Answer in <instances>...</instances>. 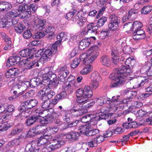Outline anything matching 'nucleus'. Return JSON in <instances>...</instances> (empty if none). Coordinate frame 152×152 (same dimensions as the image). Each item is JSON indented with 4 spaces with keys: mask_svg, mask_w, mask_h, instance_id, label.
I'll list each match as a JSON object with an SVG mask.
<instances>
[{
    "mask_svg": "<svg viewBox=\"0 0 152 152\" xmlns=\"http://www.w3.org/2000/svg\"><path fill=\"white\" fill-rule=\"evenodd\" d=\"M99 55L98 48L96 46L91 47L86 53L82 54L80 58H75L72 62L71 66L73 69L75 68L79 64L80 61L84 63H92Z\"/></svg>",
    "mask_w": 152,
    "mask_h": 152,
    "instance_id": "f257e3e1",
    "label": "nucleus"
},
{
    "mask_svg": "<svg viewBox=\"0 0 152 152\" xmlns=\"http://www.w3.org/2000/svg\"><path fill=\"white\" fill-rule=\"evenodd\" d=\"M131 69L125 66H122L120 68L117 69L116 72L111 74L109 76L110 79L114 82L111 84L112 87L119 86L125 80L124 74L129 73Z\"/></svg>",
    "mask_w": 152,
    "mask_h": 152,
    "instance_id": "f03ea898",
    "label": "nucleus"
},
{
    "mask_svg": "<svg viewBox=\"0 0 152 152\" xmlns=\"http://www.w3.org/2000/svg\"><path fill=\"white\" fill-rule=\"evenodd\" d=\"M37 102L38 101L35 99L27 100L20 104V107L18 108V110L22 112L21 114L23 115L26 113H27L26 111H24L25 110L34 107L37 105Z\"/></svg>",
    "mask_w": 152,
    "mask_h": 152,
    "instance_id": "7ed1b4c3",
    "label": "nucleus"
},
{
    "mask_svg": "<svg viewBox=\"0 0 152 152\" xmlns=\"http://www.w3.org/2000/svg\"><path fill=\"white\" fill-rule=\"evenodd\" d=\"M119 96H113L112 97L111 100L110 101V108L111 109L110 110H107V109H104L105 111H108L109 110H112L113 111H115L116 110H121L124 107V104L121 102V101L118 100Z\"/></svg>",
    "mask_w": 152,
    "mask_h": 152,
    "instance_id": "20e7f679",
    "label": "nucleus"
},
{
    "mask_svg": "<svg viewBox=\"0 0 152 152\" xmlns=\"http://www.w3.org/2000/svg\"><path fill=\"white\" fill-rule=\"evenodd\" d=\"M131 80L134 88L142 87L144 85H146L148 82V79L143 77H138Z\"/></svg>",
    "mask_w": 152,
    "mask_h": 152,
    "instance_id": "39448f33",
    "label": "nucleus"
},
{
    "mask_svg": "<svg viewBox=\"0 0 152 152\" xmlns=\"http://www.w3.org/2000/svg\"><path fill=\"white\" fill-rule=\"evenodd\" d=\"M98 26L94 23H91L88 24L85 28L83 31V33L89 36H94L97 34V31Z\"/></svg>",
    "mask_w": 152,
    "mask_h": 152,
    "instance_id": "423d86ee",
    "label": "nucleus"
},
{
    "mask_svg": "<svg viewBox=\"0 0 152 152\" xmlns=\"http://www.w3.org/2000/svg\"><path fill=\"white\" fill-rule=\"evenodd\" d=\"M92 122L88 124V125H84L83 129H82L81 134H85L87 136H92L96 135L99 133V131L97 129H92L89 127L90 125L91 124Z\"/></svg>",
    "mask_w": 152,
    "mask_h": 152,
    "instance_id": "0eeeda50",
    "label": "nucleus"
},
{
    "mask_svg": "<svg viewBox=\"0 0 152 152\" xmlns=\"http://www.w3.org/2000/svg\"><path fill=\"white\" fill-rule=\"evenodd\" d=\"M59 74L58 79L61 82H64L65 79L69 73L68 69L66 65L61 66L58 69Z\"/></svg>",
    "mask_w": 152,
    "mask_h": 152,
    "instance_id": "6e6552de",
    "label": "nucleus"
},
{
    "mask_svg": "<svg viewBox=\"0 0 152 152\" xmlns=\"http://www.w3.org/2000/svg\"><path fill=\"white\" fill-rule=\"evenodd\" d=\"M51 72H48V85L51 86V88H54L57 85V81L56 75L52 72L53 67L50 68Z\"/></svg>",
    "mask_w": 152,
    "mask_h": 152,
    "instance_id": "1a4fd4ad",
    "label": "nucleus"
},
{
    "mask_svg": "<svg viewBox=\"0 0 152 152\" xmlns=\"http://www.w3.org/2000/svg\"><path fill=\"white\" fill-rule=\"evenodd\" d=\"M40 116L39 122L42 126H47L48 124V109H45L39 113Z\"/></svg>",
    "mask_w": 152,
    "mask_h": 152,
    "instance_id": "9d476101",
    "label": "nucleus"
},
{
    "mask_svg": "<svg viewBox=\"0 0 152 152\" xmlns=\"http://www.w3.org/2000/svg\"><path fill=\"white\" fill-rule=\"evenodd\" d=\"M84 90L83 89H77L76 92V95L77 98L76 101L77 102L80 104H84L86 103L87 99H84L83 96L84 95Z\"/></svg>",
    "mask_w": 152,
    "mask_h": 152,
    "instance_id": "9b49d317",
    "label": "nucleus"
},
{
    "mask_svg": "<svg viewBox=\"0 0 152 152\" xmlns=\"http://www.w3.org/2000/svg\"><path fill=\"white\" fill-rule=\"evenodd\" d=\"M62 41L61 40L58 39L55 44L49 46V49H48V58H51L52 55L55 54L56 52L57 45L58 46L60 44Z\"/></svg>",
    "mask_w": 152,
    "mask_h": 152,
    "instance_id": "f8f14e48",
    "label": "nucleus"
},
{
    "mask_svg": "<svg viewBox=\"0 0 152 152\" xmlns=\"http://www.w3.org/2000/svg\"><path fill=\"white\" fill-rule=\"evenodd\" d=\"M16 10L17 12L20 13L19 15H21V16L24 18H25L28 15H30L31 13L30 11H28V5L24 6L20 5Z\"/></svg>",
    "mask_w": 152,
    "mask_h": 152,
    "instance_id": "ddd939ff",
    "label": "nucleus"
},
{
    "mask_svg": "<svg viewBox=\"0 0 152 152\" xmlns=\"http://www.w3.org/2000/svg\"><path fill=\"white\" fill-rule=\"evenodd\" d=\"M23 128V126L22 124H18L15 125L14 128L11 130L8 136L11 137L18 134L22 131Z\"/></svg>",
    "mask_w": 152,
    "mask_h": 152,
    "instance_id": "4468645a",
    "label": "nucleus"
},
{
    "mask_svg": "<svg viewBox=\"0 0 152 152\" xmlns=\"http://www.w3.org/2000/svg\"><path fill=\"white\" fill-rule=\"evenodd\" d=\"M86 108L81 107L77 109H72L71 110L72 115L74 117H78L83 115L88 112L87 109L89 107V105L86 106Z\"/></svg>",
    "mask_w": 152,
    "mask_h": 152,
    "instance_id": "2eb2a0df",
    "label": "nucleus"
},
{
    "mask_svg": "<svg viewBox=\"0 0 152 152\" xmlns=\"http://www.w3.org/2000/svg\"><path fill=\"white\" fill-rule=\"evenodd\" d=\"M50 141L51 142L49 143L50 145L48 147V152H51L55 149L59 148L63 142L62 141L56 140H53Z\"/></svg>",
    "mask_w": 152,
    "mask_h": 152,
    "instance_id": "dca6fc26",
    "label": "nucleus"
},
{
    "mask_svg": "<svg viewBox=\"0 0 152 152\" xmlns=\"http://www.w3.org/2000/svg\"><path fill=\"white\" fill-rule=\"evenodd\" d=\"M132 37L134 40H138L143 39L145 37V32L142 29L134 31Z\"/></svg>",
    "mask_w": 152,
    "mask_h": 152,
    "instance_id": "f3484780",
    "label": "nucleus"
},
{
    "mask_svg": "<svg viewBox=\"0 0 152 152\" xmlns=\"http://www.w3.org/2000/svg\"><path fill=\"white\" fill-rule=\"evenodd\" d=\"M29 84L28 81H25L17 85L16 88L18 89V94H22V93L28 87Z\"/></svg>",
    "mask_w": 152,
    "mask_h": 152,
    "instance_id": "a211bd4d",
    "label": "nucleus"
},
{
    "mask_svg": "<svg viewBox=\"0 0 152 152\" xmlns=\"http://www.w3.org/2000/svg\"><path fill=\"white\" fill-rule=\"evenodd\" d=\"M20 60V58L18 56H10L8 59L7 64V66H13L17 64Z\"/></svg>",
    "mask_w": 152,
    "mask_h": 152,
    "instance_id": "6ab92c4d",
    "label": "nucleus"
},
{
    "mask_svg": "<svg viewBox=\"0 0 152 152\" xmlns=\"http://www.w3.org/2000/svg\"><path fill=\"white\" fill-rule=\"evenodd\" d=\"M19 73V70L16 68H12L8 70L6 73V78H13L15 75H17Z\"/></svg>",
    "mask_w": 152,
    "mask_h": 152,
    "instance_id": "aec40b11",
    "label": "nucleus"
},
{
    "mask_svg": "<svg viewBox=\"0 0 152 152\" xmlns=\"http://www.w3.org/2000/svg\"><path fill=\"white\" fill-rule=\"evenodd\" d=\"M19 54L22 57H28V58L31 59L33 57L32 50L28 49H25L22 50L19 53Z\"/></svg>",
    "mask_w": 152,
    "mask_h": 152,
    "instance_id": "412c9836",
    "label": "nucleus"
},
{
    "mask_svg": "<svg viewBox=\"0 0 152 152\" xmlns=\"http://www.w3.org/2000/svg\"><path fill=\"white\" fill-rule=\"evenodd\" d=\"M100 61L102 65L107 67H110L111 64V62L110 58L105 55L101 57Z\"/></svg>",
    "mask_w": 152,
    "mask_h": 152,
    "instance_id": "4be33fe9",
    "label": "nucleus"
},
{
    "mask_svg": "<svg viewBox=\"0 0 152 152\" xmlns=\"http://www.w3.org/2000/svg\"><path fill=\"white\" fill-rule=\"evenodd\" d=\"M40 54L41 57L39 60V61L42 64L46 63L48 61V49H42Z\"/></svg>",
    "mask_w": 152,
    "mask_h": 152,
    "instance_id": "5701e85b",
    "label": "nucleus"
},
{
    "mask_svg": "<svg viewBox=\"0 0 152 152\" xmlns=\"http://www.w3.org/2000/svg\"><path fill=\"white\" fill-rule=\"evenodd\" d=\"M71 127H75V129L80 130V132L81 133V131L84 127V125L81 124V122L78 120H76L70 123Z\"/></svg>",
    "mask_w": 152,
    "mask_h": 152,
    "instance_id": "b1692460",
    "label": "nucleus"
},
{
    "mask_svg": "<svg viewBox=\"0 0 152 152\" xmlns=\"http://www.w3.org/2000/svg\"><path fill=\"white\" fill-rule=\"evenodd\" d=\"M40 117V115H34L30 117L27 119L26 124L27 126H30L36 121H39Z\"/></svg>",
    "mask_w": 152,
    "mask_h": 152,
    "instance_id": "393cba45",
    "label": "nucleus"
},
{
    "mask_svg": "<svg viewBox=\"0 0 152 152\" xmlns=\"http://www.w3.org/2000/svg\"><path fill=\"white\" fill-rule=\"evenodd\" d=\"M44 132L43 136L40 137L36 141V143L38 144H40L41 145H44L47 143L48 141V133L46 132L47 131L45 130Z\"/></svg>",
    "mask_w": 152,
    "mask_h": 152,
    "instance_id": "a878e982",
    "label": "nucleus"
},
{
    "mask_svg": "<svg viewBox=\"0 0 152 152\" xmlns=\"http://www.w3.org/2000/svg\"><path fill=\"white\" fill-rule=\"evenodd\" d=\"M84 95L83 98L84 99H87V98H91L92 96L93 93L91 89L90 86H86L84 88Z\"/></svg>",
    "mask_w": 152,
    "mask_h": 152,
    "instance_id": "bb28decb",
    "label": "nucleus"
},
{
    "mask_svg": "<svg viewBox=\"0 0 152 152\" xmlns=\"http://www.w3.org/2000/svg\"><path fill=\"white\" fill-rule=\"evenodd\" d=\"M80 135V134L78 132L72 131L66 134L65 137L67 139H72V140H76L78 139Z\"/></svg>",
    "mask_w": 152,
    "mask_h": 152,
    "instance_id": "cd10ccee",
    "label": "nucleus"
},
{
    "mask_svg": "<svg viewBox=\"0 0 152 152\" xmlns=\"http://www.w3.org/2000/svg\"><path fill=\"white\" fill-rule=\"evenodd\" d=\"M38 95H41V99L43 101H46L48 100V88L46 87L40 90L37 93Z\"/></svg>",
    "mask_w": 152,
    "mask_h": 152,
    "instance_id": "c85d7f7f",
    "label": "nucleus"
},
{
    "mask_svg": "<svg viewBox=\"0 0 152 152\" xmlns=\"http://www.w3.org/2000/svg\"><path fill=\"white\" fill-rule=\"evenodd\" d=\"M29 86L33 88L35 87L38 86L41 83V80L38 78H34L29 82Z\"/></svg>",
    "mask_w": 152,
    "mask_h": 152,
    "instance_id": "c756f323",
    "label": "nucleus"
},
{
    "mask_svg": "<svg viewBox=\"0 0 152 152\" xmlns=\"http://www.w3.org/2000/svg\"><path fill=\"white\" fill-rule=\"evenodd\" d=\"M91 42L88 40H83L79 42V47L80 49L83 50L88 47Z\"/></svg>",
    "mask_w": 152,
    "mask_h": 152,
    "instance_id": "7c9ffc66",
    "label": "nucleus"
},
{
    "mask_svg": "<svg viewBox=\"0 0 152 152\" xmlns=\"http://www.w3.org/2000/svg\"><path fill=\"white\" fill-rule=\"evenodd\" d=\"M47 70V68H46L41 71V73L42 74V83L44 82L46 83V84H47L48 82V71Z\"/></svg>",
    "mask_w": 152,
    "mask_h": 152,
    "instance_id": "2f4dec72",
    "label": "nucleus"
},
{
    "mask_svg": "<svg viewBox=\"0 0 152 152\" xmlns=\"http://www.w3.org/2000/svg\"><path fill=\"white\" fill-rule=\"evenodd\" d=\"M45 22L43 20L38 19L37 21H35V27L37 29L40 30H42L45 25Z\"/></svg>",
    "mask_w": 152,
    "mask_h": 152,
    "instance_id": "473e14b6",
    "label": "nucleus"
},
{
    "mask_svg": "<svg viewBox=\"0 0 152 152\" xmlns=\"http://www.w3.org/2000/svg\"><path fill=\"white\" fill-rule=\"evenodd\" d=\"M92 69V67L90 65H88L83 68L80 73L82 75H86L90 73Z\"/></svg>",
    "mask_w": 152,
    "mask_h": 152,
    "instance_id": "72a5a7b5",
    "label": "nucleus"
},
{
    "mask_svg": "<svg viewBox=\"0 0 152 152\" xmlns=\"http://www.w3.org/2000/svg\"><path fill=\"white\" fill-rule=\"evenodd\" d=\"M138 11L135 10H130L128 13L129 18H130L131 19L133 20L137 18V14Z\"/></svg>",
    "mask_w": 152,
    "mask_h": 152,
    "instance_id": "f704fd0d",
    "label": "nucleus"
},
{
    "mask_svg": "<svg viewBox=\"0 0 152 152\" xmlns=\"http://www.w3.org/2000/svg\"><path fill=\"white\" fill-rule=\"evenodd\" d=\"M111 23L119 24L120 23V18L114 14H112L109 17Z\"/></svg>",
    "mask_w": 152,
    "mask_h": 152,
    "instance_id": "c9c22d12",
    "label": "nucleus"
},
{
    "mask_svg": "<svg viewBox=\"0 0 152 152\" xmlns=\"http://www.w3.org/2000/svg\"><path fill=\"white\" fill-rule=\"evenodd\" d=\"M25 28V27L24 25L20 23H18L14 27V29L16 31L19 33L22 32Z\"/></svg>",
    "mask_w": 152,
    "mask_h": 152,
    "instance_id": "e433bc0d",
    "label": "nucleus"
},
{
    "mask_svg": "<svg viewBox=\"0 0 152 152\" xmlns=\"http://www.w3.org/2000/svg\"><path fill=\"white\" fill-rule=\"evenodd\" d=\"M92 80L100 81L101 80V77L99 74L97 72H94L91 75Z\"/></svg>",
    "mask_w": 152,
    "mask_h": 152,
    "instance_id": "4c0bfd02",
    "label": "nucleus"
},
{
    "mask_svg": "<svg viewBox=\"0 0 152 152\" xmlns=\"http://www.w3.org/2000/svg\"><path fill=\"white\" fill-rule=\"evenodd\" d=\"M67 35L68 34L67 33H65L64 32H61L57 35V39L64 41L67 39Z\"/></svg>",
    "mask_w": 152,
    "mask_h": 152,
    "instance_id": "58836bf2",
    "label": "nucleus"
},
{
    "mask_svg": "<svg viewBox=\"0 0 152 152\" xmlns=\"http://www.w3.org/2000/svg\"><path fill=\"white\" fill-rule=\"evenodd\" d=\"M133 24V29L134 31L141 29L140 28L142 26V23L138 21L134 22Z\"/></svg>",
    "mask_w": 152,
    "mask_h": 152,
    "instance_id": "ea45409f",
    "label": "nucleus"
},
{
    "mask_svg": "<svg viewBox=\"0 0 152 152\" xmlns=\"http://www.w3.org/2000/svg\"><path fill=\"white\" fill-rule=\"evenodd\" d=\"M152 10V7L147 6L143 7L141 9V11L142 14H146L150 12Z\"/></svg>",
    "mask_w": 152,
    "mask_h": 152,
    "instance_id": "a19ab883",
    "label": "nucleus"
},
{
    "mask_svg": "<svg viewBox=\"0 0 152 152\" xmlns=\"http://www.w3.org/2000/svg\"><path fill=\"white\" fill-rule=\"evenodd\" d=\"M56 114L53 108L48 109V121H52L54 119V117Z\"/></svg>",
    "mask_w": 152,
    "mask_h": 152,
    "instance_id": "79ce46f5",
    "label": "nucleus"
},
{
    "mask_svg": "<svg viewBox=\"0 0 152 152\" xmlns=\"http://www.w3.org/2000/svg\"><path fill=\"white\" fill-rule=\"evenodd\" d=\"M23 36L25 39H30L32 36V34L30 29L25 31L23 34Z\"/></svg>",
    "mask_w": 152,
    "mask_h": 152,
    "instance_id": "37998d69",
    "label": "nucleus"
},
{
    "mask_svg": "<svg viewBox=\"0 0 152 152\" xmlns=\"http://www.w3.org/2000/svg\"><path fill=\"white\" fill-rule=\"evenodd\" d=\"M133 24L132 23H127L124 26V28L127 32L133 31Z\"/></svg>",
    "mask_w": 152,
    "mask_h": 152,
    "instance_id": "c03bdc74",
    "label": "nucleus"
},
{
    "mask_svg": "<svg viewBox=\"0 0 152 152\" xmlns=\"http://www.w3.org/2000/svg\"><path fill=\"white\" fill-rule=\"evenodd\" d=\"M7 14V15L9 16L10 17L13 18L19 15L20 13L17 12L16 10H12L11 11H9Z\"/></svg>",
    "mask_w": 152,
    "mask_h": 152,
    "instance_id": "a18cd8bd",
    "label": "nucleus"
},
{
    "mask_svg": "<svg viewBox=\"0 0 152 152\" xmlns=\"http://www.w3.org/2000/svg\"><path fill=\"white\" fill-rule=\"evenodd\" d=\"M107 18L103 16L101 17L98 20L97 24L99 27L102 26L107 21Z\"/></svg>",
    "mask_w": 152,
    "mask_h": 152,
    "instance_id": "49530a36",
    "label": "nucleus"
},
{
    "mask_svg": "<svg viewBox=\"0 0 152 152\" xmlns=\"http://www.w3.org/2000/svg\"><path fill=\"white\" fill-rule=\"evenodd\" d=\"M45 36L43 32H38L34 34L33 36L34 39H39L43 38Z\"/></svg>",
    "mask_w": 152,
    "mask_h": 152,
    "instance_id": "de8ad7c7",
    "label": "nucleus"
},
{
    "mask_svg": "<svg viewBox=\"0 0 152 152\" xmlns=\"http://www.w3.org/2000/svg\"><path fill=\"white\" fill-rule=\"evenodd\" d=\"M119 24L115 23H110L108 24L109 28L113 31H115L117 30L118 28Z\"/></svg>",
    "mask_w": 152,
    "mask_h": 152,
    "instance_id": "09e8293b",
    "label": "nucleus"
},
{
    "mask_svg": "<svg viewBox=\"0 0 152 152\" xmlns=\"http://www.w3.org/2000/svg\"><path fill=\"white\" fill-rule=\"evenodd\" d=\"M86 21V18L84 17H83L79 20L77 23L80 27H82L85 25Z\"/></svg>",
    "mask_w": 152,
    "mask_h": 152,
    "instance_id": "8fccbe9b",
    "label": "nucleus"
},
{
    "mask_svg": "<svg viewBox=\"0 0 152 152\" xmlns=\"http://www.w3.org/2000/svg\"><path fill=\"white\" fill-rule=\"evenodd\" d=\"M91 115L89 114L83 117L81 119V121H80L81 123H86L89 121L91 119ZM82 123H81L82 124Z\"/></svg>",
    "mask_w": 152,
    "mask_h": 152,
    "instance_id": "3c124183",
    "label": "nucleus"
},
{
    "mask_svg": "<svg viewBox=\"0 0 152 152\" xmlns=\"http://www.w3.org/2000/svg\"><path fill=\"white\" fill-rule=\"evenodd\" d=\"M70 115L69 111L66 112L65 113V115L63 117V120L67 123H69L70 121Z\"/></svg>",
    "mask_w": 152,
    "mask_h": 152,
    "instance_id": "603ef678",
    "label": "nucleus"
},
{
    "mask_svg": "<svg viewBox=\"0 0 152 152\" xmlns=\"http://www.w3.org/2000/svg\"><path fill=\"white\" fill-rule=\"evenodd\" d=\"M10 127V125L7 124H3L0 126V131L2 132L6 131Z\"/></svg>",
    "mask_w": 152,
    "mask_h": 152,
    "instance_id": "864d4df0",
    "label": "nucleus"
},
{
    "mask_svg": "<svg viewBox=\"0 0 152 152\" xmlns=\"http://www.w3.org/2000/svg\"><path fill=\"white\" fill-rule=\"evenodd\" d=\"M124 92L127 95V97H133L134 96H135L136 94V92L135 91L126 90Z\"/></svg>",
    "mask_w": 152,
    "mask_h": 152,
    "instance_id": "5fc2aeb1",
    "label": "nucleus"
},
{
    "mask_svg": "<svg viewBox=\"0 0 152 152\" xmlns=\"http://www.w3.org/2000/svg\"><path fill=\"white\" fill-rule=\"evenodd\" d=\"M147 31L152 36V17L151 18L149 21V25Z\"/></svg>",
    "mask_w": 152,
    "mask_h": 152,
    "instance_id": "6e6d98bb",
    "label": "nucleus"
},
{
    "mask_svg": "<svg viewBox=\"0 0 152 152\" xmlns=\"http://www.w3.org/2000/svg\"><path fill=\"white\" fill-rule=\"evenodd\" d=\"M110 32L109 31L105 29L102 31L100 33L101 36L102 37V38L104 39L109 34Z\"/></svg>",
    "mask_w": 152,
    "mask_h": 152,
    "instance_id": "4d7b16f0",
    "label": "nucleus"
},
{
    "mask_svg": "<svg viewBox=\"0 0 152 152\" xmlns=\"http://www.w3.org/2000/svg\"><path fill=\"white\" fill-rule=\"evenodd\" d=\"M96 116L99 117V119H105V114L102 111H98L96 113Z\"/></svg>",
    "mask_w": 152,
    "mask_h": 152,
    "instance_id": "13d9d810",
    "label": "nucleus"
},
{
    "mask_svg": "<svg viewBox=\"0 0 152 152\" xmlns=\"http://www.w3.org/2000/svg\"><path fill=\"white\" fill-rule=\"evenodd\" d=\"M42 126H43L41 124V126H38L35 127L34 129H33L32 130L33 132L36 134H39L41 132Z\"/></svg>",
    "mask_w": 152,
    "mask_h": 152,
    "instance_id": "bf43d9fd",
    "label": "nucleus"
},
{
    "mask_svg": "<svg viewBox=\"0 0 152 152\" xmlns=\"http://www.w3.org/2000/svg\"><path fill=\"white\" fill-rule=\"evenodd\" d=\"M99 85V81L91 80V87L92 88L95 89L98 87Z\"/></svg>",
    "mask_w": 152,
    "mask_h": 152,
    "instance_id": "052dcab7",
    "label": "nucleus"
},
{
    "mask_svg": "<svg viewBox=\"0 0 152 152\" xmlns=\"http://www.w3.org/2000/svg\"><path fill=\"white\" fill-rule=\"evenodd\" d=\"M37 8V6L34 4H31L29 5L28 7V11H30L31 12H34Z\"/></svg>",
    "mask_w": 152,
    "mask_h": 152,
    "instance_id": "680f3d73",
    "label": "nucleus"
},
{
    "mask_svg": "<svg viewBox=\"0 0 152 152\" xmlns=\"http://www.w3.org/2000/svg\"><path fill=\"white\" fill-rule=\"evenodd\" d=\"M106 101V100L104 99L103 97H100L96 99V103L100 106L102 105L104 103V101Z\"/></svg>",
    "mask_w": 152,
    "mask_h": 152,
    "instance_id": "e2e57ef3",
    "label": "nucleus"
},
{
    "mask_svg": "<svg viewBox=\"0 0 152 152\" xmlns=\"http://www.w3.org/2000/svg\"><path fill=\"white\" fill-rule=\"evenodd\" d=\"M4 11H5L9 10L12 7V5L10 3L7 2H4Z\"/></svg>",
    "mask_w": 152,
    "mask_h": 152,
    "instance_id": "0e129e2a",
    "label": "nucleus"
},
{
    "mask_svg": "<svg viewBox=\"0 0 152 152\" xmlns=\"http://www.w3.org/2000/svg\"><path fill=\"white\" fill-rule=\"evenodd\" d=\"M88 144L90 147H94L97 145L96 141L95 140H92L90 142H88Z\"/></svg>",
    "mask_w": 152,
    "mask_h": 152,
    "instance_id": "69168bd1",
    "label": "nucleus"
},
{
    "mask_svg": "<svg viewBox=\"0 0 152 152\" xmlns=\"http://www.w3.org/2000/svg\"><path fill=\"white\" fill-rule=\"evenodd\" d=\"M73 86H72L71 83H69V84L66 85L65 87V90L66 91H68L69 92H71L73 91Z\"/></svg>",
    "mask_w": 152,
    "mask_h": 152,
    "instance_id": "338daca9",
    "label": "nucleus"
},
{
    "mask_svg": "<svg viewBox=\"0 0 152 152\" xmlns=\"http://www.w3.org/2000/svg\"><path fill=\"white\" fill-rule=\"evenodd\" d=\"M15 79L12 80L8 83V85L10 87L13 88L14 87L17 86V83H15Z\"/></svg>",
    "mask_w": 152,
    "mask_h": 152,
    "instance_id": "774afa93",
    "label": "nucleus"
}]
</instances>
